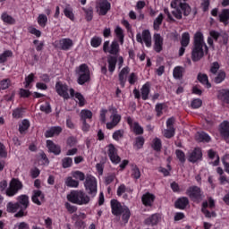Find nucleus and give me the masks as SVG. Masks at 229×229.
Instances as JSON below:
<instances>
[{
	"mask_svg": "<svg viewBox=\"0 0 229 229\" xmlns=\"http://www.w3.org/2000/svg\"><path fill=\"white\" fill-rule=\"evenodd\" d=\"M81 119L82 122L87 121V119H92V111L88 109H82L81 111Z\"/></svg>",
	"mask_w": 229,
	"mask_h": 229,
	"instance_id": "40",
	"label": "nucleus"
},
{
	"mask_svg": "<svg viewBox=\"0 0 229 229\" xmlns=\"http://www.w3.org/2000/svg\"><path fill=\"white\" fill-rule=\"evenodd\" d=\"M101 38L95 37L91 39V46L92 47H99V46H101Z\"/></svg>",
	"mask_w": 229,
	"mask_h": 229,
	"instance_id": "64",
	"label": "nucleus"
},
{
	"mask_svg": "<svg viewBox=\"0 0 229 229\" xmlns=\"http://www.w3.org/2000/svg\"><path fill=\"white\" fill-rule=\"evenodd\" d=\"M13 56V52L12 50H5L2 54H0V64H4L8 61V58H12Z\"/></svg>",
	"mask_w": 229,
	"mask_h": 229,
	"instance_id": "35",
	"label": "nucleus"
},
{
	"mask_svg": "<svg viewBox=\"0 0 229 229\" xmlns=\"http://www.w3.org/2000/svg\"><path fill=\"white\" fill-rule=\"evenodd\" d=\"M195 139L198 140V142H210V136L203 131L197 132Z\"/></svg>",
	"mask_w": 229,
	"mask_h": 229,
	"instance_id": "29",
	"label": "nucleus"
},
{
	"mask_svg": "<svg viewBox=\"0 0 229 229\" xmlns=\"http://www.w3.org/2000/svg\"><path fill=\"white\" fill-rule=\"evenodd\" d=\"M107 64L109 72H114V71H115V65H117V58L114 56H109L107 58Z\"/></svg>",
	"mask_w": 229,
	"mask_h": 229,
	"instance_id": "34",
	"label": "nucleus"
},
{
	"mask_svg": "<svg viewBox=\"0 0 229 229\" xmlns=\"http://www.w3.org/2000/svg\"><path fill=\"white\" fill-rule=\"evenodd\" d=\"M60 133H62V127H60V126H54V127H51L50 129H48L46 131L45 137L49 139L51 137H55V135H60Z\"/></svg>",
	"mask_w": 229,
	"mask_h": 229,
	"instance_id": "22",
	"label": "nucleus"
},
{
	"mask_svg": "<svg viewBox=\"0 0 229 229\" xmlns=\"http://www.w3.org/2000/svg\"><path fill=\"white\" fill-rule=\"evenodd\" d=\"M171 7L174 8L172 11V15L175 19H182V15H190L191 13V5L187 4V0H173L171 2Z\"/></svg>",
	"mask_w": 229,
	"mask_h": 229,
	"instance_id": "2",
	"label": "nucleus"
},
{
	"mask_svg": "<svg viewBox=\"0 0 229 229\" xmlns=\"http://www.w3.org/2000/svg\"><path fill=\"white\" fill-rule=\"evenodd\" d=\"M64 13L67 19L70 21H74V13L72 12V8L71 6H67L64 9Z\"/></svg>",
	"mask_w": 229,
	"mask_h": 229,
	"instance_id": "47",
	"label": "nucleus"
},
{
	"mask_svg": "<svg viewBox=\"0 0 229 229\" xmlns=\"http://www.w3.org/2000/svg\"><path fill=\"white\" fill-rule=\"evenodd\" d=\"M22 189V182L19 181V179H12L9 183V188L6 189L5 194L9 198H13V196H15L17 192H19Z\"/></svg>",
	"mask_w": 229,
	"mask_h": 229,
	"instance_id": "10",
	"label": "nucleus"
},
{
	"mask_svg": "<svg viewBox=\"0 0 229 229\" xmlns=\"http://www.w3.org/2000/svg\"><path fill=\"white\" fill-rule=\"evenodd\" d=\"M28 128H30V121L28 120H23L20 125H19V131L20 133H26V130H28Z\"/></svg>",
	"mask_w": 229,
	"mask_h": 229,
	"instance_id": "44",
	"label": "nucleus"
},
{
	"mask_svg": "<svg viewBox=\"0 0 229 229\" xmlns=\"http://www.w3.org/2000/svg\"><path fill=\"white\" fill-rule=\"evenodd\" d=\"M71 174L74 178V180H79L80 182H83L85 180V174L81 171H72Z\"/></svg>",
	"mask_w": 229,
	"mask_h": 229,
	"instance_id": "39",
	"label": "nucleus"
},
{
	"mask_svg": "<svg viewBox=\"0 0 229 229\" xmlns=\"http://www.w3.org/2000/svg\"><path fill=\"white\" fill-rule=\"evenodd\" d=\"M187 196L191 198L192 201H201V189L198 186H191L186 191Z\"/></svg>",
	"mask_w": 229,
	"mask_h": 229,
	"instance_id": "13",
	"label": "nucleus"
},
{
	"mask_svg": "<svg viewBox=\"0 0 229 229\" xmlns=\"http://www.w3.org/2000/svg\"><path fill=\"white\" fill-rule=\"evenodd\" d=\"M103 51L105 53H109V55H119V43L117 40H114L110 45V41H106L103 45Z\"/></svg>",
	"mask_w": 229,
	"mask_h": 229,
	"instance_id": "12",
	"label": "nucleus"
},
{
	"mask_svg": "<svg viewBox=\"0 0 229 229\" xmlns=\"http://www.w3.org/2000/svg\"><path fill=\"white\" fill-rule=\"evenodd\" d=\"M163 133L166 139H171V137H174V128H167Z\"/></svg>",
	"mask_w": 229,
	"mask_h": 229,
	"instance_id": "59",
	"label": "nucleus"
},
{
	"mask_svg": "<svg viewBox=\"0 0 229 229\" xmlns=\"http://www.w3.org/2000/svg\"><path fill=\"white\" fill-rule=\"evenodd\" d=\"M187 205H189V199H187V197L180 198L175 202L176 208H180L181 210L186 208Z\"/></svg>",
	"mask_w": 229,
	"mask_h": 229,
	"instance_id": "28",
	"label": "nucleus"
},
{
	"mask_svg": "<svg viewBox=\"0 0 229 229\" xmlns=\"http://www.w3.org/2000/svg\"><path fill=\"white\" fill-rule=\"evenodd\" d=\"M107 154L113 164H119L121 162V157L117 154V148L114 144H109L107 147Z\"/></svg>",
	"mask_w": 229,
	"mask_h": 229,
	"instance_id": "15",
	"label": "nucleus"
},
{
	"mask_svg": "<svg viewBox=\"0 0 229 229\" xmlns=\"http://www.w3.org/2000/svg\"><path fill=\"white\" fill-rule=\"evenodd\" d=\"M208 155L209 158H216L215 161L213 162V165H219V157L216 156L214 150H208Z\"/></svg>",
	"mask_w": 229,
	"mask_h": 229,
	"instance_id": "56",
	"label": "nucleus"
},
{
	"mask_svg": "<svg viewBox=\"0 0 229 229\" xmlns=\"http://www.w3.org/2000/svg\"><path fill=\"white\" fill-rule=\"evenodd\" d=\"M17 210H21V205L19 203L8 202L7 203V212L12 214H15Z\"/></svg>",
	"mask_w": 229,
	"mask_h": 229,
	"instance_id": "38",
	"label": "nucleus"
},
{
	"mask_svg": "<svg viewBox=\"0 0 229 229\" xmlns=\"http://www.w3.org/2000/svg\"><path fill=\"white\" fill-rule=\"evenodd\" d=\"M218 98L224 101V103L229 104V89H221L218 91Z\"/></svg>",
	"mask_w": 229,
	"mask_h": 229,
	"instance_id": "36",
	"label": "nucleus"
},
{
	"mask_svg": "<svg viewBox=\"0 0 229 229\" xmlns=\"http://www.w3.org/2000/svg\"><path fill=\"white\" fill-rule=\"evenodd\" d=\"M1 20L3 22H4V24H15V19H13V17L7 13H2Z\"/></svg>",
	"mask_w": 229,
	"mask_h": 229,
	"instance_id": "37",
	"label": "nucleus"
},
{
	"mask_svg": "<svg viewBox=\"0 0 229 229\" xmlns=\"http://www.w3.org/2000/svg\"><path fill=\"white\" fill-rule=\"evenodd\" d=\"M220 133L224 139H229V122L224 121L220 124Z\"/></svg>",
	"mask_w": 229,
	"mask_h": 229,
	"instance_id": "24",
	"label": "nucleus"
},
{
	"mask_svg": "<svg viewBox=\"0 0 229 229\" xmlns=\"http://www.w3.org/2000/svg\"><path fill=\"white\" fill-rule=\"evenodd\" d=\"M173 74H174V78H175V80H180V78H182V76L183 74V67L176 66L174 69Z\"/></svg>",
	"mask_w": 229,
	"mask_h": 229,
	"instance_id": "46",
	"label": "nucleus"
},
{
	"mask_svg": "<svg viewBox=\"0 0 229 229\" xmlns=\"http://www.w3.org/2000/svg\"><path fill=\"white\" fill-rule=\"evenodd\" d=\"M84 187L87 192L94 198V196L98 194V181L96 180V177L88 175L84 182Z\"/></svg>",
	"mask_w": 229,
	"mask_h": 229,
	"instance_id": "8",
	"label": "nucleus"
},
{
	"mask_svg": "<svg viewBox=\"0 0 229 229\" xmlns=\"http://www.w3.org/2000/svg\"><path fill=\"white\" fill-rule=\"evenodd\" d=\"M208 51V47L205 44V39L203 38V33L196 32L194 35V45L191 52V59L193 62H199L203 55H205V51Z\"/></svg>",
	"mask_w": 229,
	"mask_h": 229,
	"instance_id": "1",
	"label": "nucleus"
},
{
	"mask_svg": "<svg viewBox=\"0 0 229 229\" xmlns=\"http://www.w3.org/2000/svg\"><path fill=\"white\" fill-rule=\"evenodd\" d=\"M63 167L67 169V167H71L72 165V158L71 157H64L62 160Z\"/></svg>",
	"mask_w": 229,
	"mask_h": 229,
	"instance_id": "58",
	"label": "nucleus"
},
{
	"mask_svg": "<svg viewBox=\"0 0 229 229\" xmlns=\"http://www.w3.org/2000/svg\"><path fill=\"white\" fill-rule=\"evenodd\" d=\"M136 40L140 44H145L147 47H151V32L148 30H144L142 33L136 35Z\"/></svg>",
	"mask_w": 229,
	"mask_h": 229,
	"instance_id": "11",
	"label": "nucleus"
},
{
	"mask_svg": "<svg viewBox=\"0 0 229 229\" xmlns=\"http://www.w3.org/2000/svg\"><path fill=\"white\" fill-rule=\"evenodd\" d=\"M79 85H85L90 80V70L87 64H81L76 70Z\"/></svg>",
	"mask_w": 229,
	"mask_h": 229,
	"instance_id": "7",
	"label": "nucleus"
},
{
	"mask_svg": "<svg viewBox=\"0 0 229 229\" xmlns=\"http://www.w3.org/2000/svg\"><path fill=\"white\" fill-rule=\"evenodd\" d=\"M110 2L106 0H99L97 2L96 10L98 15H106L111 8Z\"/></svg>",
	"mask_w": 229,
	"mask_h": 229,
	"instance_id": "14",
	"label": "nucleus"
},
{
	"mask_svg": "<svg viewBox=\"0 0 229 229\" xmlns=\"http://www.w3.org/2000/svg\"><path fill=\"white\" fill-rule=\"evenodd\" d=\"M114 35H116L120 44H124V30L123 28L116 26L114 29Z\"/></svg>",
	"mask_w": 229,
	"mask_h": 229,
	"instance_id": "30",
	"label": "nucleus"
},
{
	"mask_svg": "<svg viewBox=\"0 0 229 229\" xmlns=\"http://www.w3.org/2000/svg\"><path fill=\"white\" fill-rule=\"evenodd\" d=\"M141 199L145 207H151V205H153V202L155 201V195L148 192L142 196Z\"/></svg>",
	"mask_w": 229,
	"mask_h": 229,
	"instance_id": "23",
	"label": "nucleus"
},
{
	"mask_svg": "<svg viewBox=\"0 0 229 229\" xmlns=\"http://www.w3.org/2000/svg\"><path fill=\"white\" fill-rule=\"evenodd\" d=\"M191 42V35H189V32H184L182 36V40H181V46L183 47H187Z\"/></svg>",
	"mask_w": 229,
	"mask_h": 229,
	"instance_id": "42",
	"label": "nucleus"
},
{
	"mask_svg": "<svg viewBox=\"0 0 229 229\" xmlns=\"http://www.w3.org/2000/svg\"><path fill=\"white\" fill-rule=\"evenodd\" d=\"M64 207H65L66 210L69 212V214H74V212H76V210H78V208L76 206H72L69 202L64 203Z\"/></svg>",
	"mask_w": 229,
	"mask_h": 229,
	"instance_id": "60",
	"label": "nucleus"
},
{
	"mask_svg": "<svg viewBox=\"0 0 229 229\" xmlns=\"http://www.w3.org/2000/svg\"><path fill=\"white\" fill-rule=\"evenodd\" d=\"M12 85V81L10 79H4L0 81V89L1 90H6Z\"/></svg>",
	"mask_w": 229,
	"mask_h": 229,
	"instance_id": "52",
	"label": "nucleus"
},
{
	"mask_svg": "<svg viewBox=\"0 0 229 229\" xmlns=\"http://www.w3.org/2000/svg\"><path fill=\"white\" fill-rule=\"evenodd\" d=\"M222 162L224 164L225 173H228L229 174V154L223 157Z\"/></svg>",
	"mask_w": 229,
	"mask_h": 229,
	"instance_id": "61",
	"label": "nucleus"
},
{
	"mask_svg": "<svg viewBox=\"0 0 229 229\" xmlns=\"http://www.w3.org/2000/svg\"><path fill=\"white\" fill-rule=\"evenodd\" d=\"M155 110L157 117H160L164 114V110H165V104H157Z\"/></svg>",
	"mask_w": 229,
	"mask_h": 229,
	"instance_id": "50",
	"label": "nucleus"
},
{
	"mask_svg": "<svg viewBox=\"0 0 229 229\" xmlns=\"http://www.w3.org/2000/svg\"><path fill=\"white\" fill-rule=\"evenodd\" d=\"M140 92L143 101H146L149 97V82H147L142 86Z\"/></svg>",
	"mask_w": 229,
	"mask_h": 229,
	"instance_id": "32",
	"label": "nucleus"
},
{
	"mask_svg": "<svg viewBox=\"0 0 229 229\" xmlns=\"http://www.w3.org/2000/svg\"><path fill=\"white\" fill-rule=\"evenodd\" d=\"M128 74H130V67L126 66L121 70L119 73V81L122 87H124Z\"/></svg>",
	"mask_w": 229,
	"mask_h": 229,
	"instance_id": "19",
	"label": "nucleus"
},
{
	"mask_svg": "<svg viewBox=\"0 0 229 229\" xmlns=\"http://www.w3.org/2000/svg\"><path fill=\"white\" fill-rule=\"evenodd\" d=\"M164 21V14L160 13L155 20L153 28L154 30H159L160 25L162 24V21Z\"/></svg>",
	"mask_w": 229,
	"mask_h": 229,
	"instance_id": "48",
	"label": "nucleus"
},
{
	"mask_svg": "<svg viewBox=\"0 0 229 229\" xmlns=\"http://www.w3.org/2000/svg\"><path fill=\"white\" fill-rule=\"evenodd\" d=\"M55 46L58 47V49L69 51V49L74 46V43L71 38H61L60 40L55 41Z\"/></svg>",
	"mask_w": 229,
	"mask_h": 229,
	"instance_id": "16",
	"label": "nucleus"
},
{
	"mask_svg": "<svg viewBox=\"0 0 229 229\" xmlns=\"http://www.w3.org/2000/svg\"><path fill=\"white\" fill-rule=\"evenodd\" d=\"M41 112H45V114H51V105L49 103H45L40 106Z\"/></svg>",
	"mask_w": 229,
	"mask_h": 229,
	"instance_id": "62",
	"label": "nucleus"
},
{
	"mask_svg": "<svg viewBox=\"0 0 229 229\" xmlns=\"http://www.w3.org/2000/svg\"><path fill=\"white\" fill-rule=\"evenodd\" d=\"M226 78V73L225 72H219L216 77L215 78V83H223Z\"/></svg>",
	"mask_w": 229,
	"mask_h": 229,
	"instance_id": "53",
	"label": "nucleus"
},
{
	"mask_svg": "<svg viewBox=\"0 0 229 229\" xmlns=\"http://www.w3.org/2000/svg\"><path fill=\"white\" fill-rule=\"evenodd\" d=\"M202 155L201 148H195L191 153H190L188 160L193 163L198 162V160H200Z\"/></svg>",
	"mask_w": 229,
	"mask_h": 229,
	"instance_id": "21",
	"label": "nucleus"
},
{
	"mask_svg": "<svg viewBox=\"0 0 229 229\" xmlns=\"http://www.w3.org/2000/svg\"><path fill=\"white\" fill-rule=\"evenodd\" d=\"M198 80L200 83H202V85H205L207 89H210V87H212L210 82H208V76H207V74L199 73L198 75Z\"/></svg>",
	"mask_w": 229,
	"mask_h": 229,
	"instance_id": "31",
	"label": "nucleus"
},
{
	"mask_svg": "<svg viewBox=\"0 0 229 229\" xmlns=\"http://www.w3.org/2000/svg\"><path fill=\"white\" fill-rule=\"evenodd\" d=\"M73 178V176L67 177L64 181V183L67 187H71L72 189H78V187H80V181Z\"/></svg>",
	"mask_w": 229,
	"mask_h": 229,
	"instance_id": "26",
	"label": "nucleus"
},
{
	"mask_svg": "<svg viewBox=\"0 0 229 229\" xmlns=\"http://www.w3.org/2000/svg\"><path fill=\"white\" fill-rule=\"evenodd\" d=\"M220 22H223L225 26L228 24L229 21V9H223L218 15Z\"/></svg>",
	"mask_w": 229,
	"mask_h": 229,
	"instance_id": "27",
	"label": "nucleus"
},
{
	"mask_svg": "<svg viewBox=\"0 0 229 229\" xmlns=\"http://www.w3.org/2000/svg\"><path fill=\"white\" fill-rule=\"evenodd\" d=\"M215 201L212 198L208 199V202H203L202 212L206 217H216V212H210L207 210V208H214Z\"/></svg>",
	"mask_w": 229,
	"mask_h": 229,
	"instance_id": "17",
	"label": "nucleus"
},
{
	"mask_svg": "<svg viewBox=\"0 0 229 229\" xmlns=\"http://www.w3.org/2000/svg\"><path fill=\"white\" fill-rule=\"evenodd\" d=\"M152 148L155 151H160L162 149V141L158 138H155L152 141Z\"/></svg>",
	"mask_w": 229,
	"mask_h": 229,
	"instance_id": "49",
	"label": "nucleus"
},
{
	"mask_svg": "<svg viewBox=\"0 0 229 229\" xmlns=\"http://www.w3.org/2000/svg\"><path fill=\"white\" fill-rule=\"evenodd\" d=\"M158 221H160V216L157 214H154L151 216L148 217L145 220L146 225H151L154 226V225H158Z\"/></svg>",
	"mask_w": 229,
	"mask_h": 229,
	"instance_id": "33",
	"label": "nucleus"
},
{
	"mask_svg": "<svg viewBox=\"0 0 229 229\" xmlns=\"http://www.w3.org/2000/svg\"><path fill=\"white\" fill-rule=\"evenodd\" d=\"M73 98H75V101L79 103L80 106H83L85 105V98L81 93L73 94Z\"/></svg>",
	"mask_w": 229,
	"mask_h": 229,
	"instance_id": "51",
	"label": "nucleus"
},
{
	"mask_svg": "<svg viewBox=\"0 0 229 229\" xmlns=\"http://www.w3.org/2000/svg\"><path fill=\"white\" fill-rule=\"evenodd\" d=\"M47 147L48 148L50 153H54V155H60V153H62L60 146L55 144V142H53L51 140H47Z\"/></svg>",
	"mask_w": 229,
	"mask_h": 229,
	"instance_id": "20",
	"label": "nucleus"
},
{
	"mask_svg": "<svg viewBox=\"0 0 229 229\" xmlns=\"http://www.w3.org/2000/svg\"><path fill=\"white\" fill-rule=\"evenodd\" d=\"M55 90L58 96L64 99H71V98H74V89L72 88L69 89V86L62 82H57L55 84Z\"/></svg>",
	"mask_w": 229,
	"mask_h": 229,
	"instance_id": "6",
	"label": "nucleus"
},
{
	"mask_svg": "<svg viewBox=\"0 0 229 229\" xmlns=\"http://www.w3.org/2000/svg\"><path fill=\"white\" fill-rule=\"evenodd\" d=\"M110 114L111 121L106 123L107 130L115 128L119 123H121V114H117V108L111 107L109 110L102 109L100 111V121L101 123H106V114Z\"/></svg>",
	"mask_w": 229,
	"mask_h": 229,
	"instance_id": "3",
	"label": "nucleus"
},
{
	"mask_svg": "<svg viewBox=\"0 0 229 229\" xmlns=\"http://www.w3.org/2000/svg\"><path fill=\"white\" fill-rule=\"evenodd\" d=\"M164 46V38L158 33L154 34V51L160 53Z\"/></svg>",
	"mask_w": 229,
	"mask_h": 229,
	"instance_id": "18",
	"label": "nucleus"
},
{
	"mask_svg": "<svg viewBox=\"0 0 229 229\" xmlns=\"http://www.w3.org/2000/svg\"><path fill=\"white\" fill-rule=\"evenodd\" d=\"M131 178H134V180H139V178H140V170L137 165H131Z\"/></svg>",
	"mask_w": 229,
	"mask_h": 229,
	"instance_id": "41",
	"label": "nucleus"
},
{
	"mask_svg": "<svg viewBox=\"0 0 229 229\" xmlns=\"http://www.w3.org/2000/svg\"><path fill=\"white\" fill-rule=\"evenodd\" d=\"M32 201L36 205H42V201H44V195L40 191H34L32 195Z\"/></svg>",
	"mask_w": 229,
	"mask_h": 229,
	"instance_id": "25",
	"label": "nucleus"
},
{
	"mask_svg": "<svg viewBox=\"0 0 229 229\" xmlns=\"http://www.w3.org/2000/svg\"><path fill=\"white\" fill-rule=\"evenodd\" d=\"M17 203L20 205V210L14 215V217H24V216H26L24 210L30 207V197L27 195H20L17 198Z\"/></svg>",
	"mask_w": 229,
	"mask_h": 229,
	"instance_id": "9",
	"label": "nucleus"
},
{
	"mask_svg": "<svg viewBox=\"0 0 229 229\" xmlns=\"http://www.w3.org/2000/svg\"><path fill=\"white\" fill-rule=\"evenodd\" d=\"M111 209L114 216L122 215V219L123 223H128V221L130 220V216H131V214L130 213V208H128V207L121 204V202H119L117 199H112Z\"/></svg>",
	"mask_w": 229,
	"mask_h": 229,
	"instance_id": "4",
	"label": "nucleus"
},
{
	"mask_svg": "<svg viewBox=\"0 0 229 229\" xmlns=\"http://www.w3.org/2000/svg\"><path fill=\"white\" fill-rule=\"evenodd\" d=\"M124 192H131V190L126 188V185L121 184L117 189V196H121L122 194H124Z\"/></svg>",
	"mask_w": 229,
	"mask_h": 229,
	"instance_id": "54",
	"label": "nucleus"
},
{
	"mask_svg": "<svg viewBox=\"0 0 229 229\" xmlns=\"http://www.w3.org/2000/svg\"><path fill=\"white\" fill-rule=\"evenodd\" d=\"M38 24L41 28H46V25L47 24V16L46 14H39L38 16Z\"/></svg>",
	"mask_w": 229,
	"mask_h": 229,
	"instance_id": "45",
	"label": "nucleus"
},
{
	"mask_svg": "<svg viewBox=\"0 0 229 229\" xmlns=\"http://www.w3.org/2000/svg\"><path fill=\"white\" fill-rule=\"evenodd\" d=\"M67 199L74 205H89L90 197L85 194L83 191H72L67 195Z\"/></svg>",
	"mask_w": 229,
	"mask_h": 229,
	"instance_id": "5",
	"label": "nucleus"
},
{
	"mask_svg": "<svg viewBox=\"0 0 229 229\" xmlns=\"http://www.w3.org/2000/svg\"><path fill=\"white\" fill-rule=\"evenodd\" d=\"M131 130L136 133V135H142L144 133V129L138 123H134L131 125Z\"/></svg>",
	"mask_w": 229,
	"mask_h": 229,
	"instance_id": "43",
	"label": "nucleus"
},
{
	"mask_svg": "<svg viewBox=\"0 0 229 229\" xmlns=\"http://www.w3.org/2000/svg\"><path fill=\"white\" fill-rule=\"evenodd\" d=\"M201 105H203V101L199 98H195L191 103V108L194 109L200 108Z\"/></svg>",
	"mask_w": 229,
	"mask_h": 229,
	"instance_id": "57",
	"label": "nucleus"
},
{
	"mask_svg": "<svg viewBox=\"0 0 229 229\" xmlns=\"http://www.w3.org/2000/svg\"><path fill=\"white\" fill-rule=\"evenodd\" d=\"M142 146H144V138L140 136L136 138L135 147L137 148V149H140Z\"/></svg>",
	"mask_w": 229,
	"mask_h": 229,
	"instance_id": "63",
	"label": "nucleus"
},
{
	"mask_svg": "<svg viewBox=\"0 0 229 229\" xmlns=\"http://www.w3.org/2000/svg\"><path fill=\"white\" fill-rule=\"evenodd\" d=\"M34 78H35V74L33 73H30L28 77L25 78V82H24L25 89H30V85L33 83Z\"/></svg>",
	"mask_w": 229,
	"mask_h": 229,
	"instance_id": "55",
	"label": "nucleus"
}]
</instances>
